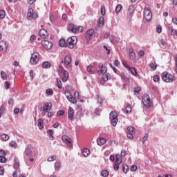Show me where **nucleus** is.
Listing matches in <instances>:
<instances>
[{
  "label": "nucleus",
  "mask_w": 177,
  "mask_h": 177,
  "mask_svg": "<svg viewBox=\"0 0 177 177\" xmlns=\"http://www.w3.org/2000/svg\"><path fill=\"white\" fill-rule=\"evenodd\" d=\"M24 154L27 156V157H32V151L30 149V145H28L24 151Z\"/></svg>",
  "instance_id": "nucleus-15"
},
{
  "label": "nucleus",
  "mask_w": 177,
  "mask_h": 177,
  "mask_svg": "<svg viewBox=\"0 0 177 177\" xmlns=\"http://www.w3.org/2000/svg\"><path fill=\"white\" fill-rule=\"evenodd\" d=\"M136 169H138V166H136V165H132L131 167V171H132V172H135V171H136Z\"/></svg>",
  "instance_id": "nucleus-63"
},
{
  "label": "nucleus",
  "mask_w": 177,
  "mask_h": 177,
  "mask_svg": "<svg viewBox=\"0 0 177 177\" xmlns=\"http://www.w3.org/2000/svg\"><path fill=\"white\" fill-rule=\"evenodd\" d=\"M1 77L3 80H7L8 78V75H6V73H5V71H3L1 72Z\"/></svg>",
  "instance_id": "nucleus-43"
},
{
  "label": "nucleus",
  "mask_w": 177,
  "mask_h": 177,
  "mask_svg": "<svg viewBox=\"0 0 177 177\" xmlns=\"http://www.w3.org/2000/svg\"><path fill=\"white\" fill-rule=\"evenodd\" d=\"M144 17L146 21H150L153 18V15L151 14V10L149 8H145L144 10Z\"/></svg>",
  "instance_id": "nucleus-7"
},
{
  "label": "nucleus",
  "mask_w": 177,
  "mask_h": 177,
  "mask_svg": "<svg viewBox=\"0 0 177 177\" xmlns=\"http://www.w3.org/2000/svg\"><path fill=\"white\" fill-rule=\"evenodd\" d=\"M1 139L3 140H4L5 142H7V140H9V139H10V137H9V136L8 135H7V134H2L1 136Z\"/></svg>",
  "instance_id": "nucleus-37"
},
{
  "label": "nucleus",
  "mask_w": 177,
  "mask_h": 177,
  "mask_svg": "<svg viewBox=\"0 0 177 177\" xmlns=\"http://www.w3.org/2000/svg\"><path fill=\"white\" fill-rule=\"evenodd\" d=\"M52 109V103L48 102L47 104H45L43 106V111H46V113H49Z\"/></svg>",
  "instance_id": "nucleus-18"
},
{
  "label": "nucleus",
  "mask_w": 177,
  "mask_h": 177,
  "mask_svg": "<svg viewBox=\"0 0 177 177\" xmlns=\"http://www.w3.org/2000/svg\"><path fill=\"white\" fill-rule=\"evenodd\" d=\"M61 165H62V162H60V160H56L55 163V171H59Z\"/></svg>",
  "instance_id": "nucleus-27"
},
{
  "label": "nucleus",
  "mask_w": 177,
  "mask_h": 177,
  "mask_svg": "<svg viewBox=\"0 0 177 177\" xmlns=\"http://www.w3.org/2000/svg\"><path fill=\"white\" fill-rule=\"evenodd\" d=\"M84 31V27L79 26L78 28H76V32H82Z\"/></svg>",
  "instance_id": "nucleus-57"
},
{
  "label": "nucleus",
  "mask_w": 177,
  "mask_h": 177,
  "mask_svg": "<svg viewBox=\"0 0 177 177\" xmlns=\"http://www.w3.org/2000/svg\"><path fill=\"white\" fill-rule=\"evenodd\" d=\"M98 67L100 68L98 73H101V74H106L107 73V68L103 65V63H100Z\"/></svg>",
  "instance_id": "nucleus-13"
},
{
  "label": "nucleus",
  "mask_w": 177,
  "mask_h": 177,
  "mask_svg": "<svg viewBox=\"0 0 177 177\" xmlns=\"http://www.w3.org/2000/svg\"><path fill=\"white\" fill-rule=\"evenodd\" d=\"M93 35V29H90L86 32V39H91V37Z\"/></svg>",
  "instance_id": "nucleus-28"
},
{
  "label": "nucleus",
  "mask_w": 177,
  "mask_h": 177,
  "mask_svg": "<svg viewBox=\"0 0 177 177\" xmlns=\"http://www.w3.org/2000/svg\"><path fill=\"white\" fill-rule=\"evenodd\" d=\"M97 143L98 146H103L106 143V140L104 138H98L97 140Z\"/></svg>",
  "instance_id": "nucleus-26"
},
{
  "label": "nucleus",
  "mask_w": 177,
  "mask_h": 177,
  "mask_svg": "<svg viewBox=\"0 0 177 177\" xmlns=\"http://www.w3.org/2000/svg\"><path fill=\"white\" fill-rule=\"evenodd\" d=\"M115 161H116V164H121V162H122V158H121V155H116L115 156Z\"/></svg>",
  "instance_id": "nucleus-30"
},
{
  "label": "nucleus",
  "mask_w": 177,
  "mask_h": 177,
  "mask_svg": "<svg viewBox=\"0 0 177 177\" xmlns=\"http://www.w3.org/2000/svg\"><path fill=\"white\" fill-rule=\"evenodd\" d=\"M169 30H171V35H176V30L172 28V26L169 28Z\"/></svg>",
  "instance_id": "nucleus-60"
},
{
  "label": "nucleus",
  "mask_w": 177,
  "mask_h": 177,
  "mask_svg": "<svg viewBox=\"0 0 177 177\" xmlns=\"http://www.w3.org/2000/svg\"><path fill=\"white\" fill-rule=\"evenodd\" d=\"M14 161V169H15V171H18L20 167V161H19V158L17 157L15 158Z\"/></svg>",
  "instance_id": "nucleus-19"
},
{
  "label": "nucleus",
  "mask_w": 177,
  "mask_h": 177,
  "mask_svg": "<svg viewBox=\"0 0 177 177\" xmlns=\"http://www.w3.org/2000/svg\"><path fill=\"white\" fill-rule=\"evenodd\" d=\"M37 127L39 129H42V128H44V120H42V118L37 120Z\"/></svg>",
  "instance_id": "nucleus-24"
},
{
  "label": "nucleus",
  "mask_w": 177,
  "mask_h": 177,
  "mask_svg": "<svg viewBox=\"0 0 177 177\" xmlns=\"http://www.w3.org/2000/svg\"><path fill=\"white\" fill-rule=\"evenodd\" d=\"M34 12V10L32 8H29L27 13V19L28 20H31L32 17H31V13Z\"/></svg>",
  "instance_id": "nucleus-29"
},
{
  "label": "nucleus",
  "mask_w": 177,
  "mask_h": 177,
  "mask_svg": "<svg viewBox=\"0 0 177 177\" xmlns=\"http://www.w3.org/2000/svg\"><path fill=\"white\" fill-rule=\"evenodd\" d=\"M161 77L165 82H174L175 81V76L168 73V72H163L161 74Z\"/></svg>",
  "instance_id": "nucleus-1"
},
{
  "label": "nucleus",
  "mask_w": 177,
  "mask_h": 177,
  "mask_svg": "<svg viewBox=\"0 0 177 177\" xmlns=\"http://www.w3.org/2000/svg\"><path fill=\"white\" fill-rule=\"evenodd\" d=\"M59 70L62 71L63 75H64V77L62 78V82H66L67 80H68V72L66 71L65 68H63V66H59Z\"/></svg>",
  "instance_id": "nucleus-10"
},
{
  "label": "nucleus",
  "mask_w": 177,
  "mask_h": 177,
  "mask_svg": "<svg viewBox=\"0 0 177 177\" xmlns=\"http://www.w3.org/2000/svg\"><path fill=\"white\" fill-rule=\"evenodd\" d=\"M57 158L56 156H52L48 158L47 161L48 162H52V161H55Z\"/></svg>",
  "instance_id": "nucleus-48"
},
{
  "label": "nucleus",
  "mask_w": 177,
  "mask_h": 177,
  "mask_svg": "<svg viewBox=\"0 0 177 177\" xmlns=\"http://www.w3.org/2000/svg\"><path fill=\"white\" fill-rule=\"evenodd\" d=\"M156 31L157 32H158V34L161 33V32L162 31V28L161 27V26L158 25L156 26Z\"/></svg>",
  "instance_id": "nucleus-54"
},
{
  "label": "nucleus",
  "mask_w": 177,
  "mask_h": 177,
  "mask_svg": "<svg viewBox=\"0 0 177 177\" xmlns=\"http://www.w3.org/2000/svg\"><path fill=\"white\" fill-rule=\"evenodd\" d=\"M43 68H50L52 67V64L48 61H45L42 63Z\"/></svg>",
  "instance_id": "nucleus-22"
},
{
  "label": "nucleus",
  "mask_w": 177,
  "mask_h": 177,
  "mask_svg": "<svg viewBox=\"0 0 177 177\" xmlns=\"http://www.w3.org/2000/svg\"><path fill=\"white\" fill-rule=\"evenodd\" d=\"M93 68V66L89 65L87 66V71L89 73V74H95V71L92 70Z\"/></svg>",
  "instance_id": "nucleus-36"
},
{
  "label": "nucleus",
  "mask_w": 177,
  "mask_h": 177,
  "mask_svg": "<svg viewBox=\"0 0 177 177\" xmlns=\"http://www.w3.org/2000/svg\"><path fill=\"white\" fill-rule=\"evenodd\" d=\"M127 131L129 133H133V131H135V127L130 126L127 128Z\"/></svg>",
  "instance_id": "nucleus-46"
},
{
  "label": "nucleus",
  "mask_w": 177,
  "mask_h": 177,
  "mask_svg": "<svg viewBox=\"0 0 177 177\" xmlns=\"http://www.w3.org/2000/svg\"><path fill=\"white\" fill-rule=\"evenodd\" d=\"M89 149L85 148L83 149L82 154L84 157H88V156H89Z\"/></svg>",
  "instance_id": "nucleus-35"
},
{
  "label": "nucleus",
  "mask_w": 177,
  "mask_h": 177,
  "mask_svg": "<svg viewBox=\"0 0 177 177\" xmlns=\"http://www.w3.org/2000/svg\"><path fill=\"white\" fill-rule=\"evenodd\" d=\"M142 103L145 107L149 109V107H151L153 101L150 100V96H149L148 94H145L142 97Z\"/></svg>",
  "instance_id": "nucleus-4"
},
{
  "label": "nucleus",
  "mask_w": 177,
  "mask_h": 177,
  "mask_svg": "<svg viewBox=\"0 0 177 177\" xmlns=\"http://www.w3.org/2000/svg\"><path fill=\"white\" fill-rule=\"evenodd\" d=\"M122 64L123 65V67H124L125 68H127V70L129 68H131V66H129L127 64V62L125 60L122 61Z\"/></svg>",
  "instance_id": "nucleus-49"
},
{
  "label": "nucleus",
  "mask_w": 177,
  "mask_h": 177,
  "mask_svg": "<svg viewBox=\"0 0 177 177\" xmlns=\"http://www.w3.org/2000/svg\"><path fill=\"white\" fill-rule=\"evenodd\" d=\"M129 71H130L131 74H132V75H138V71H136V69L133 67L129 68L128 69Z\"/></svg>",
  "instance_id": "nucleus-33"
},
{
  "label": "nucleus",
  "mask_w": 177,
  "mask_h": 177,
  "mask_svg": "<svg viewBox=\"0 0 177 177\" xmlns=\"http://www.w3.org/2000/svg\"><path fill=\"white\" fill-rule=\"evenodd\" d=\"M133 92L134 93H138V95H139V93H140V87H135L133 88Z\"/></svg>",
  "instance_id": "nucleus-53"
},
{
  "label": "nucleus",
  "mask_w": 177,
  "mask_h": 177,
  "mask_svg": "<svg viewBox=\"0 0 177 177\" xmlns=\"http://www.w3.org/2000/svg\"><path fill=\"white\" fill-rule=\"evenodd\" d=\"M62 142H64V143H67L68 147H73V142H71V138H70V137L67 136H63Z\"/></svg>",
  "instance_id": "nucleus-11"
},
{
  "label": "nucleus",
  "mask_w": 177,
  "mask_h": 177,
  "mask_svg": "<svg viewBox=\"0 0 177 177\" xmlns=\"http://www.w3.org/2000/svg\"><path fill=\"white\" fill-rule=\"evenodd\" d=\"M117 112L111 111L109 115V120L112 127H115L118 122Z\"/></svg>",
  "instance_id": "nucleus-2"
},
{
  "label": "nucleus",
  "mask_w": 177,
  "mask_h": 177,
  "mask_svg": "<svg viewBox=\"0 0 177 177\" xmlns=\"http://www.w3.org/2000/svg\"><path fill=\"white\" fill-rule=\"evenodd\" d=\"M66 97L70 102V103H72L73 104H75L77 103V99L71 95V91L68 89H66L64 91Z\"/></svg>",
  "instance_id": "nucleus-3"
},
{
  "label": "nucleus",
  "mask_w": 177,
  "mask_h": 177,
  "mask_svg": "<svg viewBox=\"0 0 177 177\" xmlns=\"http://www.w3.org/2000/svg\"><path fill=\"white\" fill-rule=\"evenodd\" d=\"M97 102L100 104H103V98L100 96V95L97 94Z\"/></svg>",
  "instance_id": "nucleus-38"
},
{
  "label": "nucleus",
  "mask_w": 177,
  "mask_h": 177,
  "mask_svg": "<svg viewBox=\"0 0 177 177\" xmlns=\"http://www.w3.org/2000/svg\"><path fill=\"white\" fill-rule=\"evenodd\" d=\"M68 30L71 31L73 34H77V26H75L74 24H71L68 25Z\"/></svg>",
  "instance_id": "nucleus-16"
},
{
  "label": "nucleus",
  "mask_w": 177,
  "mask_h": 177,
  "mask_svg": "<svg viewBox=\"0 0 177 177\" xmlns=\"http://www.w3.org/2000/svg\"><path fill=\"white\" fill-rule=\"evenodd\" d=\"M153 81L154 82H158V81H160V76L155 75L153 76Z\"/></svg>",
  "instance_id": "nucleus-58"
},
{
  "label": "nucleus",
  "mask_w": 177,
  "mask_h": 177,
  "mask_svg": "<svg viewBox=\"0 0 177 177\" xmlns=\"http://www.w3.org/2000/svg\"><path fill=\"white\" fill-rule=\"evenodd\" d=\"M149 67H150V68H151L154 71L157 68V64L156 62L151 63L149 64Z\"/></svg>",
  "instance_id": "nucleus-40"
},
{
  "label": "nucleus",
  "mask_w": 177,
  "mask_h": 177,
  "mask_svg": "<svg viewBox=\"0 0 177 177\" xmlns=\"http://www.w3.org/2000/svg\"><path fill=\"white\" fill-rule=\"evenodd\" d=\"M113 169H114V171H118V169H120V165H118V163L114 164Z\"/></svg>",
  "instance_id": "nucleus-64"
},
{
  "label": "nucleus",
  "mask_w": 177,
  "mask_h": 177,
  "mask_svg": "<svg viewBox=\"0 0 177 177\" xmlns=\"http://www.w3.org/2000/svg\"><path fill=\"white\" fill-rule=\"evenodd\" d=\"M101 15L102 16H104V15H106V8H104V6H101Z\"/></svg>",
  "instance_id": "nucleus-52"
},
{
  "label": "nucleus",
  "mask_w": 177,
  "mask_h": 177,
  "mask_svg": "<svg viewBox=\"0 0 177 177\" xmlns=\"http://www.w3.org/2000/svg\"><path fill=\"white\" fill-rule=\"evenodd\" d=\"M31 16V20H32V19H37V17H38V15L37 14V12H34L30 14Z\"/></svg>",
  "instance_id": "nucleus-55"
},
{
  "label": "nucleus",
  "mask_w": 177,
  "mask_h": 177,
  "mask_svg": "<svg viewBox=\"0 0 177 177\" xmlns=\"http://www.w3.org/2000/svg\"><path fill=\"white\" fill-rule=\"evenodd\" d=\"M121 9H122V5L118 4L115 8V13L118 15L121 12Z\"/></svg>",
  "instance_id": "nucleus-34"
},
{
  "label": "nucleus",
  "mask_w": 177,
  "mask_h": 177,
  "mask_svg": "<svg viewBox=\"0 0 177 177\" xmlns=\"http://www.w3.org/2000/svg\"><path fill=\"white\" fill-rule=\"evenodd\" d=\"M128 12H129V16H132V15H133V12H135V6L133 5L129 6L128 8Z\"/></svg>",
  "instance_id": "nucleus-25"
},
{
  "label": "nucleus",
  "mask_w": 177,
  "mask_h": 177,
  "mask_svg": "<svg viewBox=\"0 0 177 177\" xmlns=\"http://www.w3.org/2000/svg\"><path fill=\"white\" fill-rule=\"evenodd\" d=\"M64 115V111L63 110H59L57 112V116L60 117V115Z\"/></svg>",
  "instance_id": "nucleus-56"
},
{
  "label": "nucleus",
  "mask_w": 177,
  "mask_h": 177,
  "mask_svg": "<svg viewBox=\"0 0 177 177\" xmlns=\"http://www.w3.org/2000/svg\"><path fill=\"white\" fill-rule=\"evenodd\" d=\"M6 49H8V44H6V41H0V51L6 52Z\"/></svg>",
  "instance_id": "nucleus-14"
},
{
  "label": "nucleus",
  "mask_w": 177,
  "mask_h": 177,
  "mask_svg": "<svg viewBox=\"0 0 177 177\" xmlns=\"http://www.w3.org/2000/svg\"><path fill=\"white\" fill-rule=\"evenodd\" d=\"M37 39V37L35 35L30 36V41L31 43L34 42Z\"/></svg>",
  "instance_id": "nucleus-59"
},
{
  "label": "nucleus",
  "mask_w": 177,
  "mask_h": 177,
  "mask_svg": "<svg viewBox=\"0 0 177 177\" xmlns=\"http://www.w3.org/2000/svg\"><path fill=\"white\" fill-rule=\"evenodd\" d=\"M131 111H132V107L131 106V104H128L125 109V113L129 114V113H131Z\"/></svg>",
  "instance_id": "nucleus-31"
},
{
  "label": "nucleus",
  "mask_w": 177,
  "mask_h": 177,
  "mask_svg": "<svg viewBox=\"0 0 177 177\" xmlns=\"http://www.w3.org/2000/svg\"><path fill=\"white\" fill-rule=\"evenodd\" d=\"M149 138V134L146 133L142 138V143H145Z\"/></svg>",
  "instance_id": "nucleus-62"
},
{
  "label": "nucleus",
  "mask_w": 177,
  "mask_h": 177,
  "mask_svg": "<svg viewBox=\"0 0 177 177\" xmlns=\"http://www.w3.org/2000/svg\"><path fill=\"white\" fill-rule=\"evenodd\" d=\"M46 133L49 136L50 140H53V139H55V138L53 137V133H55L53 132V130L48 129L47 130Z\"/></svg>",
  "instance_id": "nucleus-23"
},
{
  "label": "nucleus",
  "mask_w": 177,
  "mask_h": 177,
  "mask_svg": "<svg viewBox=\"0 0 177 177\" xmlns=\"http://www.w3.org/2000/svg\"><path fill=\"white\" fill-rule=\"evenodd\" d=\"M66 44L70 49H74V46L77 44V37L72 36L68 38Z\"/></svg>",
  "instance_id": "nucleus-5"
},
{
  "label": "nucleus",
  "mask_w": 177,
  "mask_h": 177,
  "mask_svg": "<svg viewBox=\"0 0 177 177\" xmlns=\"http://www.w3.org/2000/svg\"><path fill=\"white\" fill-rule=\"evenodd\" d=\"M66 45H67L66 44V40H64V39H61L59 40V46H61L62 48H64V46H66Z\"/></svg>",
  "instance_id": "nucleus-39"
},
{
  "label": "nucleus",
  "mask_w": 177,
  "mask_h": 177,
  "mask_svg": "<svg viewBox=\"0 0 177 177\" xmlns=\"http://www.w3.org/2000/svg\"><path fill=\"white\" fill-rule=\"evenodd\" d=\"M121 77L122 80H123V81H125V82H128L129 81V77H127L125 74H122Z\"/></svg>",
  "instance_id": "nucleus-47"
},
{
  "label": "nucleus",
  "mask_w": 177,
  "mask_h": 177,
  "mask_svg": "<svg viewBox=\"0 0 177 177\" xmlns=\"http://www.w3.org/2000/svg\"><path fill=\"white\" fill-rule=\"evenodd\" d=\"M6 161H8V160L5 156H0V162H1L2 164H5Z\"/></svg>",
  "instance_id": "nucleus-50"
},
{
  "label": "nucleus",
  "mask_w": 177,
  "mask_h": 177,
  "mask_svg": "<svg viewBox=\"0 0 177 177\" xmlns=\"http://www.w3.org/2000/svg\"><path fill=\"white\" fill-rule=\"evenodd\" d=\"M61 63H64L66 68L71 67V55H66L64 61H62Z\"/></svg>",
  "instance_id": "nucleus-8"
},
{
  "label": "nucleus",
  "mask_w": 177,
  "mask_h": 177,
  "mask_svg": "<svg viewBox=\"0 0 177 177\" xmlns=\"http://www.w3.org/2000/svg\"><path fill=\"white\" fill-rule=\"evenodd\" d=\"M109 78H110V73L102 75L100 81L101 84H103L105 82H107V81H109Z\"/></svg>",
  "instance_id": "nucleus-20"
},
{
  "label": "nucleus",
  "mask_w": 177,
  "mask_h": 177,
  "mask_svg": "<svg viewBox=\"0 0 177 177\" xmlns=\"http://www.w3.org/2000/svg\"><path fill=\"white\" fill-rule=\"evenodd\" d=\"M129 168L128 167V165H122V171L124 174H127L128 172Z\"/></svg>",
  "instance_id": "nucleus-51"
},
{
  "label": "nucleus",
  "mask_w": 177,
  "mask_h": 177,
  "mask_svg": "<svg viewBox=\"0 0 177 177\" xmlns=\"http://www.w3.org/2000/svg\"><path fill=\"white\" fill-rule=\"evenodd\" d=\"M5 16H6V12L3 10H0V19H5Z\"/></svg>",
  "instance_id": "nucleus-44"
},
{
  "label": "nucleus",
  "mask_w": 177,
  "mask_h": 177,
  "mask_svg": "<svg viewBox=\"0 0 177 177\" xmlns=\"http://www.w3.org/2000/svg\"><path fill=\"white\" fill-rule=\"evenodd\" d=\"M39 60V54L37 52H34L30 57V62L31 64H37Z\"/></svg>",
  "instance_id": "nucleus-6"
},
{
  "label": "nucleus",
  "mask_w": 177,
  "mask_h": 177,
  "mask_svg": "<svg viewBox=\"0 0 177 177\" xmlns=\"http://www.w3.org/2000/svg\"><path fill=\"white\" fill-rule=\"evenodd\" d=\"M101 176H102V177H107V176H109V171H107V170H102L101 171Z\"/></svg>",
  "instance_id": "nucleus-42"
},
{
  "label": "nucleus",
  "mask_w": 177,
  "mask_h": 177,
  "mask_svg": "<svg viewBox=\"0 0 177 177\" xmlns=\"http://www.w3.org/2000/svg\"><path fill=\"white\" fill-rule=\"evenodd\" d=\"M98 23L100 26H103L104 24V18L103 17H100L99 18Z\"/></svg>",
  "instance_id": "nucleus-45"
},
{
  "label": "nucleus",
  "mask_w": 177,
  "mask_h": 177,
  "mask_svg": "<svg viewBox=\"0 0 177 177\" xmlns=\"http://www.w3.org/2000/svg\"><path fill=\"white\" fill-rule=\"evenodd\" d=\"M68 118L70 121L74 118V109L71 107H70L68 111Z\"/></svg>",
  "instance_id": "nucleus-17"
},
{
  "label": "nucleus",
  "mask_w": 177,
  "mask_h": 177,
  "mask_svg": "<svg viewBox=\"0 0 177 177\" xmlns=\"http://www.w3.org/2000/svg\"><path fill=\"white\" fill-rule=\"evenodd\" d=\"M57 88H59V89H62V81H60V80L57 79Z\"/></svg>",
  "instance_id": "nucleus-61"
},
{
  "label": "nucleus",
  "mask_w": 177,
  "mask_h": 177,
  "mask_svg": "<svg viewBox=\"0 0 177 177\" xmlns=\"http://www.w3.org/2000/svg\"><path fill=\"white\" fill-rule=\"evenodd\" d=\"M9 146L12 149H17V142H16V141L12 140L9 143Z\"/></svg>",
  "instance_id": "nucleus-32"
},
{
  "label": "nucleus",
  "mask_w": 177,
  "mask_h": 177,
  "mask_svg": "<svg viewBox=\"0 0 177 177\" xmlns=\"http://www.w3.org/2000/svg\"><path fill=\"white\" fill-rule=\"evenodd\" d=\"M129 58L130 60H135V59H136V54L133 53V48L129 49Z\"/></svg>",
  "instance_id": "nucleus-21"
},
{
  "label": "nucleus",
  "mask_w": 177,
  "mask_h": 177,
  "mask_svg": "<svg viewBox=\"0 0 177 177\" xmlns=\"http://www.w3.org/2000/svg\"><path fill=\"white\" fill-rule=\"evenodd\" d=\"M41 45L45 49H47V50L52 49V47L53 46V44L48 40H44L41 41Z\"/></svg>",
  "instance_id": "nucleus-9"
},
{
  "label": "nucleus",
  "mask_w": 177,
  "mask_h": 177,
  "mask_svg": "<svg viewBox=\"0 0 177 177\" xmlns=\"http://www.w3.org/2000/svg\"><path fill=\"white\" fill-rule=\"evenodd\" d=\"M39 35L43 39H46V38L48 37V31H46V30L45 29H41L39 31Z\"/></svg>",
  "instance_id": "nucleus-12"
},
{
  "label": "nucleus",
  "mask_w": 177,
  "mask_h": 177,
  "mask_svg": "<svg viewBox=\"0 0 177 177\" xmlns=\"http://www.w3.org/2000/svg\"><path fill=\"white\" fill-rule=\"evenodd\" d=\"M46 93L48 96H52L53 95V90L52 88H48L46 90Z\"/></svg>",
  "instance_id": "nucleus-41"
}]
</instances>
